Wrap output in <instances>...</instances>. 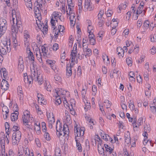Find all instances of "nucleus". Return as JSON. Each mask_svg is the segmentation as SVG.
I'll return each mask as SVG.
<instances>
[{"instance_id":"680f3d73","label":"nucleus","mask_w":156,"mask_h":156,"mask_svg":"<svg viewBox=\"0 0 156 156\" xmlns=\"http://www.w3.org/2000/svg\"><path fill=\"white\" fill-rule=\"evenodd\" d=\"M93 27L91 25L88 26L87 27V32L88 33L90 32L91 33V31L93 30Z\"/></svg>"},{"instance_id":"c756f323","label":"nucleus","mask_w":156,"mask_h":156,"mask_svg":"<svg viewBox=\"0 0 156 156\" xmlns=\"http://www.w3.org/2000/svg\"><path fill=\"white\" fill-rule=\"evenodd\" d=\"M37 81L38 84L40 85L42 84L43 82V79L42 78V76L39 74V76H37Z\"/></svg>"},{"instance_id":"69168bd1","label":"nucleus","mask_w":156,"mask_h":156,"mask_svg":"<svg viewBox=\"0 0 156 156\" xmlns=\"http://www.w3.org/2000/svg\"><path fill=\"white\" fill-rule=\"evenodd\" d=\"M143 123V119L142 118H140L137 122V125H138V126H139L142 124Z\"/></svg>"},{"instance_id":"0e129e2a","label":"nucleus","mask_w":156,"mask_h":156,"mask_svg":"<svg viewBox=\"0 0 156 156\" xmlns=\"http://www.w3.org/2000/svg\"><path fill=\"white\" fill-rule=\"evenodd\" d=\"M151 53L152 55L155 54L156 52V49L154 47H153L150 50Z\"/></svg>"},{"instance_id":"338daca9","label":"nucleus","mask_w":156,"mask_h":156,"mask_svg":"<svg viewBox=\"0 0 156 156\" xmlns=\"http://www.w3.org/2000/svg\"><path fill=\"white\" fill-rule=\"evenodd\" d=\"M129 107L131 110H134L135 108V106L134 104H131V103H129Z\"/></svg>"},{"instance_id":"f704fd0d","label":"nucleus","mask_w":156,"mask_h":156,"mask_svg":"<svg viewBox=\"0 0 156 156\" xmlns=\"http://www.w3.org/2000/svg\"><path fill=\"white\" fill-rule=\"evenodd\" d=\"M81 66H79L77 69V75L80 77V76L81 74Z\"/></svg>"},{"instance_id":"09e8293b","label":"nucleus","mask_w":156,"mask_h":156,"mask_svg":"<svg viewBox=\"0 0 156 156\" xmlns=\"http://www.w3.org/2000/svg\"><path fill=\"white\" fill-rule=\"evenodd\" d=\"M104 14V11L102 10H101L100 11L99 13L98 14V20H99L100 18H102V17L103 15Z\"/></svg>"},{"instance_id":"c85d7f7f","label":"nucleus","mask_w":156,"mask_h":156,"mask_svg":"<svg viewBox=\"0 0 156 156\" xmlns=\"http://www.w3.org/2000/svg\"><path fill=\"white\" fill-rule=\"evenodd\" d=\"M127 5L126 4H122L119 6V11H118V12L120 13L121 10L122 9H125Z\"/></svg>"},{"instance_id":"72a5a7b5","label":"nucleus","mask_w":156,"mask_h":156,"mask_svg":"<svg viewBox=\"0 0 156 156\" xmlns=\"http://www.w3.org/2000/svg\"><path fill=\"white\" fill-rule=\"evenodd\" d=\"M85 51L89 53H88L86 54L85 55V57L86 58H87V56L89 57L91 55L92 51L90 49V48L87 49V50H84V51Z\"/></svg>"},{"instance_id":"473e14b6","label":"nucleus","mask_w":156,"mask_h":156,"mask_svg":"<svg viewBox=\"0 0 156 156\" xmlns=\"http://www.w3.org/2000/svg\"><path fill=\"white\" fill-rule=\"evenodd\" d=\"M44 136L46 140H47L49 141L51 140V137L49 134L48 133L45 132L44 134Z\"/></svg>"},{"instance_id":"20e7f679","label":"nucleus","mask_w":156,"mask_h":156,"mask_svg":"<svg viewBox=\"0 0 156 156\" xmlns=\"http://www.w3.org/2000/svg\"><path fill=\"white\" fill-rule=\"evenodd\" d=\"M9 133H7V135L5 136L4 135L1 137L0 136V140L1 141V148L2 149V155H5V142L7 144L9 143V140L8 138L9 137Z\"/></svg>"},{"instance_id":"052dcab7","label":"nucleus","mask_w":156,"mask_h":156,"mask_svg":"<svg viewBox=\"0 0 156 156\" xmlns=\"http://www.w3.org/2000/svg\"><path fill=\"white\" fill-rule=\"evenodd\" d=\"M76 51L75 52L74 51H72L71 53V58H73L74 59H75L76 57Z\"/></svg>"},{"instance_id":"393cba45","label":"nucleus","mask_w":156,"mask_h":156,"mask_svg":"<svg viewBox=\"0 0 156 156\" xmlns=\"http://www.w3.org/2000/svg\"><path fill=\"white\" fill-rule=\"evenodd\" d=\"M98 149L99 153L101 154H102L103 156L105 155L104 150L103 147H102L101 146L100 147L99 145H98Z\"/></svg>"},{"instance_id":"aec40b11","label":"nucleus","mask_w":156,"mask_h":156,"mask_svg":"<svg viewBox=\"0 0 156 156\" xmlns=\"http://www.w3.org/2000/svg\"><path fill=\"white\" fill-rule=\"evenodd\" d=\"M44 88L46 89L47 91L50 92L52 88L50 83L48 82H46L45 83Z\"/></svg>"},{"instance_id":"4be33fe9","label":"nucleus","mask_w":156,"mask_h":156,"mask_svg":"<svg viewBox=\"0 0 156 156\" xmlns=\"http://www.w3.org/2000/svg\"><path fill=\"white\" fill-rule=\"evenodd\" d=\"M55 104L57 105H59L62 102L61 98L60 97H59V96H56V97L55 98Z\"/></svg>"},{"instance_id":"412c9836","label":"nucleus","mask_w":156,"mask_h":156,"mask_svg":"<svg viewBox=\"0 0 156 156\" xmlns=\"http://www.w3.org/2000/svg\"><path fill=\"white\" fill-rule=\"evenodd\" d=\"M5 69H2L1 70V75L3 74V78L5 79H7V72L6 71Z\"/></svg>"},{"instance_id":"6e6d98bb","label":"nucleus","mask_w":156,"mask_h":156,"mask_svg":"<svg viewBox=\"0 0 156 156\" xmlns=\"http://www.w3.org/2000/svg\"><path fill=\"white\" fill-rule=\"evenodd\" d=\"M70 15V16L69 17L70 20L71 21H72V20H73L75 19V16L74 14V13H72V12L70 13V14L69 13V15Z\"/></svg>"},{"instance_id":"7ed1b4c3","label":"nucleus","mask_w":156,"mask_h":156,"mask_svg":"<svg viewBox=\"0 0 156 156\" xmlns=\"http://www.w3.org/2000/svg\"><path fill=\"white\" fill-rule=\"evenodd\" d=\"M74 132L75 133V139L76 143V146L78 147V149L79 152H81L82 151V147L80 143L78 142V140L76 139V137L83 136L84 133V130L81 129L80 128H78L76 126L74 128Z\"/></svg>"},{"instance_id":"7c9ffc66","label":"nucleus","mask_w":156,"mask_h":156,"mask_svg":"<svg viewBox=\"0 0 156 156\" xmlns=\"http://www.w3.org/2000/svg\"><path fill=\"white\" fill-rule=\"evenodd\" d=\"M147 144H150L151 145V146H153V144H152V145L151 144V141L149 140H147V139L144 138V140L143 142V144L144 145H145Z\"/></svg>"},{"instance_id":"9b49d317","label":"nucleus","mask_w":156,"mask_h":156,"mask_svg":"<svg viewBox=\"0 0 156 156\" xmlns=\"http://www.w3.org/2000/svg\"><path fill=\"white\" fill-rule=\"evenodd\" d=\"M12 136L17 139L18 140L20 141L21 137V132L19 130L16 131L13 133Z\"/></svg>"},{"instance_id":"6e6552de","label":"nucleus","mask_w":156,"mask_h":156,"mask_svg":"<svg viewBox=\"0 0 156 156\" xmlns=\"http://www.w3.org/2000/svg\"><path fill=\"white\" fill-rule=\"evenodd\" d=\"M73 65L70 64V65L68 64L66 66V76L68 78L72 75V72L71 68L73 67Z\"/></svg>"},{"instance_id":"3c124183","label":"nucleus","mask_w":156,"mask_h":156,"mask_svg":"<svg viewBox=\"0 0 156 156\" xmlns=\"http://www.w3.org/2000/svg\"><path fill=\"white\" fill-rule=\"evenodd\" d=\"M55 20L54 19V17L53 18V17H52V18H51V25L52 26H55Z\"/></svg>"},{"instance_id":"8fccbe9b","label":"nucleus","mask_w":156,"mask_h":156,"mask_svg":"<svg viewBox=\"0 0 156 156\" xmlns=\"http://www.w3.org/2000/svg\"><path fill=\"white\" fill-rule=\"evenodd\" d=\"M99 21L98 23V25L100 27H102L103 25L105 23V22L104 20L101 19H99Z\"/></svg>"},{"instance_id":"79ce46f5","label":"nucleus","mask_w":156,"mask_h":156,"mask_svg":"<svg viewBox=\"0 0 156 156\" xmlns=\"http://www.w3.org/2000/svg\"><path fill=\"white\" fill-rule=\"evenodd\" d=\"M5 129L6 132L7 133L9 131V123L7 122H6L5 123Z\"/></svg>"},{"instance_id":"864d4df0","label":"nucleus","mask_w":156,"mask_h":156,"mask_svg":"<svg viewBox=\"0 0 156 156\" xmlns=\"http://www.w3.org/2000/svg\"><path fill=\"white\" fill-rule=\"evenodd\" d=\"M89 40L90 43L91 45H94L96 43L95 38L93 39L90 38Z\"/></svg>"},{"instance_id":"5701e85b","label":"nucleus","mask_w":156,"mask_h":156,"mask_svg":"<svg viewBox=\"0 0 156 156\" xmlns=\"http://www.w3.org/2000/svg\"><path fill=\"white\" fill-rule=\"evenodd\" d=\"M143 7L144 5H141V3H140V6L137 10L136 12V14H140L142 13Z\"/></svg>"},{"instance_id":"cd10ccee","label":"nucleus","mask_w":156,"mask_h":156,"mask_svg":"<svg viewBox=\"0 0 156 156\" xmlns=\"http://www.w3.org/2000/svg\"><path fill=\"white\" fill-rule=\"evenodd\" d=\"M30 76L28 77V76H24V81L25 83H29V84H31L32 83V81L30 80Z\"/></svg>"},{"instance_id":"49530a36","label":"nucleus","mask_w":156,"mask_h":156,"mask_svg":"<svg viewBox=\"0 0 156 156\" xmlns=\"http://www.w3.org/2000/svg\"><path fill=\"white\" fill-rule=\"evenodd\" d=\"M23 58L20 56L19 59V64L18 65L21 66L23 65Z\"/></svg>"},{"instance_id":"9d476101","label":"nucleus","mask_w":156,"mask_h":156,"mask_svg":"<svg viewBox=\"0 0 156 156\" xmlns=\"http://www.w3.org/2000/svg\"><path fill=\"white\" fill-rule=\"evenodd\" d=\"M39 76V75L37 74V73L35 71L31 72L30 77L31 78L32 83L33 80L37 81V76Z\"/></svg>"},{"instance_id":"2f4dec72","label":"nucleus","mask_w":156,"mask_h":156,"mask_svg":"<svg viewBox=\"0 0 156 156\" xmlns=\"http://www.w3.org/2000/svg\"><path fill=\"white\" fill-rule=\"evenodd\" d=\"M149 22L148 20H146L144 21L143 23V26L144 28L147 29L150 26Z\"/></svg>"},{"instance_id":"de8ad7c7","label":"nucleus","mask_w":156,"mask_h":156,"mask_svg":"<svg viewBox=\"0 0 156 156\" xmlns=\"http://www.w3.org/2000/svg\"><path fill=\"white\" fill-rule=\"evenodd\" d=\"M13 111L16 112H18V107L16 104H14L13 107Z\"/></svg>"},{"instance_id":"f8f14e48","label":"nucleus","mask_w":156,"mask_h":156,"mask_svg":"<svg viewBox=\"0 0 156 156\" xmlns=\"http://www.w3.org/2000/svg\"><path fill=\"white\" fill-rule=\"evenodd\" d=\"M124 137L125 143L127 145L131 143L130 135L128 131L125 134Z\"/></svg>"},{"instance_id":"b1692460","label":"nucleus","mask_w":156,"mask_h":156,"mask_svg":"<svg viewBox=\"0 0 156 156\" xmlns=\"http://www.w3.org/2000/svg\"><path fill=\"white\" fill-rule=\"evenodd\" d=\"M41 49L42 53H43V55L44 56H47L48 50L46 49V48L43 46H41Z\"/></svg>"},{"instance_id":"4468645a","label":"nucleus","mask_w":156,"mask_h":156,"mask_svg":"<svg viewBox=\"0 0 156 156\" xmlns=\"http://www.w3.org/2000/svg\"><path fill=\"white\" fill-rule=\"evenodd\" d=\"M69 129L67 125L66 124H64L62 130V132H63L64 133V136L67 134V136H68V134L69 133Z\"/></svg>"},{"instance_id":"13d9d810","label":"nucleus","mask_w":156,"mask_h":156,"mask_svg":"<svg viewBox=\"0 0 156 156\" xmlns=\"http://www.w3.org/2000/svg\"><path fill=\"white\" fill-rule=\"evenodd\" d=\"M54 79L56 81L60 82L61 80V77L58 75H55L54 77Z\"/></svg>"},{"instance_id":"c9c22d12","label":"nucleus","mask_w":156,"mask_h":156,"mask_svg":"<svg viewBox=\"0 0 156 156\" xmlns=\"http://www.w3.org/2000/svg\"><path fill=\"white\" fill-rule=\"evenodd\" d=\"M132 58H128L126 60V62L127 65L130 66L132 65V61L131 60Z\"/></svg>"},{"instance_id":"e433bc0d","label":"nucleus","mask_w":156,"mask_h":156,"mask_svg":"<svg viewBox=\"0 0 156 156\" xmlns=\"http://www.w3.org/2000/svg\"><path fill=\"white\" fill-rule=\"evenodd\" d=\"M46 62L48 64L50 65L51 67V66H52L55 63V61L54 60L52 61L51 60L48 59L47 60Z\"/></svg>"},{"instance_id":"ea45409f","label":"nucleus","mask_w":156,"mask_h":156,"mask_svg":"<svg viewBox=\"0 0 156 156\" xmlns=\"http://www.w3.org/2000/svg\"><path fill=\"white\" fill-rule=\"evenodd\" d=\"M29 52L28 55V56L30 57V59H31V61H34V56L33 55V54L32 52H31L30 50H29Z\"/></svg>"},{"instance_id":"423d86ee","label":"nucleus","mask_w":156,"mask_h":156,"mask_svg":"<svg viewBox=\"0 0 156 156\" xmlns=\"http://www.w3.org/2000/svg\"><path fill=\"white\" fill-rule=\"evenodd\" d=\"M91 0H85L84 9L85 11H90L93 9L90 3Z\"/></svg>"},{"instance_id":"2eb2a0df","label":"nucleus","mask_w":156,"mask_h":156,"mask_svg":"<svg viewBox=\"0 0 156 156\" xmlns=\"http://www.w3.org/2000/svg\"><path fill=\"white\" fill-rule=\"evenodd\" d=\"M116 51L118 52V55L119 57L121 56L123 57L124 55V50L120 47H117L116 49Z\"/></svg>"},{"instance_id":"f257e3e1","label":"nucleus","mask_w":156,"mask_h":156,"mask_svg":"<svg viewBox=\"0 0 156 156\" xmlns=\"http://www.w3.org/2000/svg\"><path fill=\"white\" fill-rule=\"evenodd\" d=\"M12 20L11 23L12 24L11 31L12 32V43L13 47L15 50L17 49L18 45L16 35L18 31L22 32L23 31L22 23L21 19L18 15H17L15 10L12 11Z\"/></svg>"},{"instance_id":"1a4fd4ad","label":"nucleus","mask_w":156,"mask_h":156,"mask_svg":"<svg viewBox=\"0 0 156 156\" xmlns=\"http://www.w3.org/2000/svg\"><path fill=\"white\" fill-rule=\"evenodd\" d=\"M63 126L62 123H60L59 120H58L56 122V128L57 132H62Z\"/></svg>"},{"instance_id":"603ef678","label":"nucleus","mask_w":156,"mask_h":156,"mask_svg":"<svg viewBox=\"0 0 156 156\" xmlns=\"http://www.w3.org/2000/svg\"><path fill=\"white\" fill-rule=\"evenodd\" d=\"M58 31H59L60 33V32H62L63 30H64V27L63 26L61 25H59L58 26Z\"/></svg>"},{"instance_id":"a18cd8bd","label":"nucleus","mask_w":156,"mask_h":156,"mask_svg":"<svg viewBox=\"0 0 156 156\" xmlns=\"http://www.w3.org/2000/svg\"><path fill=\"white\" fill-rule=\"evenodd\" d=\"M2 111L3 113L9 112V110L8 108L5 106H4L2 107Z\"/></svg>"},{"instance_id":"dca6fc26","label":"nucleus","mask_w":156,"mask_h":156,"mask_svg":"<svg viewBox=\"0 0 156 156\" xmlns=\"http://www.w3.org/2000/svg\"><path fill=\"white\" fill-rule=\"evenodd\" d=\"M19 115V112H17L16 113L13 112L12 113L11 115V119L12 121H15L17 120L18 118V115Z\"/></svg>"},{"instance_id":"4c0bfd02","label":"nucleus","mask_w":156,"mask_h":156,"mask_svg":"<svg viewBox=\"0 0 156 156\" xmlns=\"http://www.w3.org/2000/svg\"><path fill=\"white\" fill-rule=\"evenodd\" d=\"M12 144L13 145L16 144L18 143L20 141L19 140H17V139H16V138H15V137H13L12 136Z\"/></svg>"},{"instance_id":"bb28decb","label":"nucleus","mask_w":156,"mask_h":156,"mask_svg":"<svg viewBox=\"0 0 156 156\" xmlns=\"http://www.w3.org/2000/svg\"><path fill=\"white\" fill-rule=\"evenodd\" d=\"M66 92V91L63 90L62 89H61L59 91H56L57 94L58 96H59V97H60L61 95L64 94Z\"/></svg>"},{"instance_id":"37998d69","label":"nucleus","mask_w":156,"mask_h":156,"mask_svg":"<svg viewBox=\"0 0 156 156\" xmlns=\"http://www.w3.org/2000/svg\"><path fill=\"white\" fill-rule=\"evenodd\" d=\"M43 26L42 27V30L43 31V32L44 33L46 34L47 33V31L48 30V26L47 25L45 24V25H43Z\"/></svg>"},{"instance_id":"6ab92c4d","label":"nucleus","mask_w":156,"mask_h":156,"mask_svg":"<svg viewBox=\"0 0 156 156\" xmlns=\"http://www.w3.org/2000/svg\"><path fill=\"white\" fill-rule=\"evenodd\" d=\"M59 32V31L58 30L56 27L54 28L52 33L54 34V37L56 39H57L58 37Z\"/></svg>"},{"instance_id":"58836bf2","label":"nucleus","mask_w":156,"mask_h":156,"mask_svg":"<svg viewBox=\"0 0 156 156\" xmlns=\"http://www.w3.org/2000/svg\"><path fill=\"white\" fill-rule=\"evenodd\" d=\"M23 122L24 123H26L28 121V119L29 120V118L27 117L25 115L22 117Z\"/></svg>"},{"instance_id":"a211bd4d","label":"nucleus","mask_w":156,"mask_h":156,"mask_svg":"<svg viewBox=\"0 0 156 156\" xmlns=\"http://www.w3.org/2000/svg\"><path fill=\"white\" fill-rule=\"evenodd\" d=\"M104 146L106 149V151H107L109 153V154L111 155L112 152L113 151V149L111 148L108 144H105Z\"/></svg>"},{"instance_id":"e2e57ef3","label":"nucleus","mask_w":156,"mask_h":156,"mask_svg":"<svg viewBox=\"0 0 156 156\" xmlns=\"http://www.w3.org/2000/svg\"><path fill=\"white\" fill-rule=\"evenodd\" d=\"M35 141L37 146L38 147H40L41 146V144L39 139L38 138H36L35 139Z\"/></svg>"},{"instance_id":"f03ea898","label":"nucleus","mask_w":156,"mask_h":156,"mask_svg":"<svg viewBox=\"0 0 156 156\" xmlns=\"http://www.w3.org/2000/svg\"><path fill=\"white\" fill-rule=\"evenodd\" d=\"M2 46L0 48V52L2 55H5L7 52H10L11 51L10 45L11 42L9 39L5 38L2 41Z\"/></svg>"},{"instance_id":"4d7b16f0","label":"nucleus","mask_w":156,"mask_h":156,"mask_svg":"<svg viewBox=\"0 0 156 156\" xmlns=\"http://www.w3.org/2000/svg\"><path fill=\"white\" fill-rule=\"evenodd\" d=\"M58 48V44L55 43L53 46V49L54 51H56Z\"/></svg>"},{"instance_id":"ddd939ff","label":"nucleus","mask_w":156,"mask_h":156,"mask_svg":"<svg viewBox=\"0 0 156 156\" xmlns=\"http://www.w3.org/2000/svg\"><path fill=\"white\" fill-rule=\"evenodd\" d=\"M53 15L54 16V19L55 20V21L57 22H58V20L56 17H58L61 21L62 22L64 20V18L63 17L62 18L61 16L59 15V13L58 12H54L53 13Z\"/></svg>"},{"instance_id":"5fc2aeb1","label":"nucleus","mask_w":156,"mask_h":156,"mask_svg":"<svg viewBox=\"0 0 156 156\" xmlns=\"http://www.w3.org/2000/svg\"><path fill=\"white\" fill-rule=\"evenodd\" d=\"M24 69V65H21V66H19L18 65V69L19 70V71L20 72H22Z\"/></svg>"},{"instance_id":"f3484780","label":"nucleus","mask_w":156,"mask_h":156,"mask_svg":"<svg viewBox=\"0 0 156 156\" xmlns=\"http://www.w3.org/2000/svg\"><path fill=\"white\" fill-rule=\"evenodd\" d=\"M34 13L35 15L36 16V17L38 19V20H39V17L41 18V13L40 12V11L39 10V7H37L35 8H34Z\"/></svg>"},{"instance_id":"bf43d9fd","label":"nucleus","mask_w":156,"mask_h":156,"mask_svg":"<svg viewBox=\"0 0 156 156\" xmlns=\"http://www.w3.org/2000/svg\"><path fill=\"white\" fill-rule=\"evenodd\" d=\"M102 138L105 140V141H107L108 140L107 137H109V136L107 134H104L103 135L101 136Z\"/></svg>"},{"instance_id":"39448f33","label":"nucleus","mask_w":156,"mask_h":156,"mask_svg":"<svg viewBox=\"0 0 156 156\" xmlns=\"http://www.w3.org/2000/svg\"><path fill=\"white\" fill-rule=\"evenodd\" d=\"M7 26V23L6 20L4 19H0V37L5 32Z\"/></svg>"},{"instance_id":"c03bdc74","label":"nucleus","mask_w":156,"mask_h":156,"mask_svg":"<svg viewBox=\"0 0 156 156\" xmlns=\"http://www.w3.org/2000/svg\"><path fill=\"white\" fill-rule=\"evenodd\" d=\"M38 49H39V53L40 54V55L39 56H40V57H38V54H37V53L36 52V56L37 57V59H38V60L39 61V62L41 63H42V60L41 59V52H40V49L39 48H38Z\"/></svg>"},{"instance_id":"774afa93","label":"nucleus","mask_w":156,"mask_h":156,"mask_svg":"<svg viewBox=\"0 0 156 156\" xmlns=\"http://www.w3.org/2000/svg\"><path fill=\"white\" fill-rule=\"evenodd\" d=\"M82 0H78V5L79 8L80 7L81 8H82Z\"/></svg>"},{"instance_id":"0eeeda50","label":"nucleus","mask_w":156,"mask_h":156,"mask_svg":"<svg viewBox=\"0 0 156 156\" xmlns=\"http://www.w3.org/2000/svg\"><path fill=\"white\" fill-rule=\"evenodd\" d=\"M9 86L7 81L4 79H3L1 83V88L5 91L8 89Z\"/></svg>"},{"instance_id":"a19ab883","label":"nucleus","mask_w":156,"mask_h":156,"mask_svg":"<svg viewBox=\"0 0 156 156\" xmlns=\"http://www.w3.org/2000/svg\"><path fill=\"white\" fill-rule=\"evenodd\" d=\"M24 38H29L30 36L29 35V32L28 31L25 30L24 31Z\"/></svg>"},{"instance_id":"a878e982","label":"nucleus","mask_w":156,"mask_h":156,"mask_svg":"<svg viewBox=\"0 0 156 156\" xmlns=\"http://www.w3.org/2000/svg\"><path fill=\"white\" fill-rule=\"evenodd\" d=\"M104 103V106H106L107 108H109L112 104V103L108 100H105Z\"/></svg>"}]
</instances>
